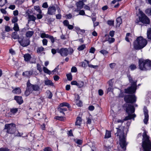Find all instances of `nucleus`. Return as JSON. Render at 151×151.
Wrapping results in <instances>:
<instances>
[{"instance_id": "9b49d317", "label": "nucleus", "mask_w": 151, "mask_h": 151, "mask_svg": "<svg viewBox=\"0 0 151 151\" xmlns=\"http://www.w3.org/2000/svg\"><path fill=\"white\" fill-rule=\"evenodd\" d=\"M56 8L55 6L52 5L49 6L47 9V14L50 15H53L55 14Z\"/></svg>"}, {"instance_id": "37998d69", "label": "nucleus", "mask_w": 151, "mask_h": 151, "mask_svg": "<svg viewBox=\"0 0 151 151\" xmlns=\"http://www.w3.org/2000/svg\"><path fill=\"white\" fill-rule=\"evenodd\" d=\"M18 20V18L17 17H13L12 19V23L15 24V23H16V22Z\"/></svg>"}, {"instance_id": "864d4df0", "label": "nucleus", "mask_w": 151, "mask_h": 151, "mask_svg": "<svg viewBox=\"0 0 151 151\" xmlns=\"http://www.w3.org/2000/svg\"><path fill=\"white\" fill-rule=\"evenodd\" d=\"M130 33H127L126 34V37L125 38V40L128 42H129V37L130 35Z\"/></svg>"}, {"instance_id": "c03bdc74", "label": "nucleus", "mask_w": 151, "mask_h": 151, "mask_svg": "<svg viewBox=\"0 0 151 151\" xmlns=\"http://www.w3.org/2000/svg\"><path fill=\"white\" fill-rule=\"evenodd\" d=\"M37 70H38L40 72H41L42 71V69L39 63H37Z\"/></svg>"}, {"instance_id": "49530a36", "label": "nucleus", "mask_w": 151, "mask_h": 151, "mask_svg": "<svg viewBox=\"0 0 151 151\" xmlns=\"http://www.w3.org/2000/svg\"><path fill=\"white\" fill-rule=\"evenodd\" d=\"M99 52L104 55L108 53L107 51L104 50H100Z\"/></svg>"}, {"instance_id": "9d476101", "label": "nucleus", "mask_w": 151, "mask_h": 151, "mask_svg": "<svg viewBox=\"0 0 151 151\" xmlns=\"http://www.w3.org/2000/svg\"><path fill=\"white\" fill-rule=\"evenodd\" d=\"M57 50V52L62 56H66L69 54L68 50L66 48H62Z\"/></svg>"}, {"instance_id": "423d86ee", "label": "nucleus", "mask_w": 151, "mask_h": 151, "mask_svg": "<svg viewBox=\"0 0 151 151\" xmlns=\"http://www.w3.org/2000/svg\"><path fill=\"white\" fill-rule=\"evenodd\" d=\"M128 77L129 82L131 83L132 84L130 87L125 89V93H133L135 92L136 90V81H134L130 75L128 76Z\"/></svg>"}, {"instance_id": "4d7b16f0", "label": "nucleus", "mask_w": 151, "mask_h": 151, "mask_svg": "<svg viewBox=\"0 0 151 151\" xmlns=\"http://www.w3.org/2000/svg\"><path fill=\"white\" fill-rule=\"evenodd\" d=\"M63 24L64 25L66 26H68V25L69 24V23L68 21L67 20H64L63 22Z\"/></svg>"}, {"instance_id": "3c124183", "label": "nucleus", "mask_w": 151, "mask_h": 151, "mask_svg": "<svg viewBox=\"0 0 151 151\" xmlns=\"http://www.w3.org/2000/svg\"><path fill=\"white\" fill-rule=\"evenodd\" d=\"M107 24L109 25H113L114 24V21L112 20H108L107 21Z\"/></svg>"}, {"instance_id": "6ab92c4d", "label": "nucleus", "mask_w": 151, "mask_h": 151, "mask_svg": "<svg viewBox=\"0 0 151 151\" xmlns=\"http://www.w3.org/2000/svg\"><path fill=\"white\" fill-rule=\"evenodd\" d=\"M32 74V72L31 71H26L22 73V75L23 76L29 77Z\"/></svg>"}, {"instance_id": "bb28decb", "label": "nucleus", "mask_w": 151, "mask_h": 151, "mask_svg": "<svg viewBox=\"0 0 151 151\" xmlns=\"http://www.w3.org/2000/svg\"><path fill=\"white\" fill-rule=\"evenodd\" d=\"M147 37L149 39H151V28H149L147 32Z\"/></svg>"}, {"instance_id": "338daca9", "label": "nucleus", "mask_w": 151, "mask_h": 151, "mask_svg": "<svg viewBox=\"0 0 151 151\" xmlns=\"http://www.w3.org/2000/svg\"><path fill=\"white\" fill-rule=\"evenodd\" d=\"M9 53L12 55H14L15 54V51L12 49L9 50Z\"/></svg>"}, {"instance_id": "09e8293b", "label": "nucleus", "mask_w": 151, "mask_h": 151, "mask_svg": "<svg viewBox=\"0 0 151 151\" xmlns=\"http://www.w3.org/2000/svg\"><path fill=\"white\" fill-rule=\"evenodd\" d=\"M48 38H49L51 42L52 43H53L55 42V38L53 37V36H51L49 35V37Z\"/></svg>"}, {"instance_id": "412c9836", "label": "nucleus", "mask_w": 151, "mask_h": 151, "mask_svg": "<svg viewBox=\"0 0 151 151\" xmlns=\"http://www.w3.org/2000/svg\"><path fill=\"white\" fill-rule=\"evenodd\" d=\"M44 83L45 85L47 86H52L53 85V83L52 81L48 80L46 78V79L45 80Z\"/></svg>"}, {"instance_id": "603ef678", "label": "nucleus", "mask_w": 151, "mask_h": 151, "mask_svg": "<svg viewBox=\"0 0 151 151\" xmlns=\"http://www.w3.org/2000/svg\"><path fill=\"white\" fill-rule=\"evenodd\" d=\"M47 39H44L42 40L43 45H47Z\"/></svg>"}, {"instance_id": "052dcab7", "label": "nucleus", "mask_w": 151, "mask_h": 151, "mask_svg": "<svg viewBox=\"0 0 151 151\" xmlns=\"http://www.w3.org/2000/svg\"><path fill=\"white\" fill-rule=\"evenodd\" d=\"M79 14L81 15H85V12L83 10H80L79 11Z\"/></svg>"}, {"instance_id": "6e6d98bb", "label": "nucleus", "mask_w": 151, "mask_h": 151, "mask_svg": "<svg viewBox=\"0 0 151 151\" xmlns=\"http://www.w3.org/2000/svg\"><path fill=\"white\" fill-rule=\"evenodd\" d=\"M55 119L57 120L60 121H63L64 120V117L63 116H57L55 117Z\"/></svg>"}, {"instance_id": "dca6fc26", "label": "nucleus", "mask_w": 151, "mask_h": 151, "mask_svg": "<svg viewBox=\"0 0 151 151\" xmlns=\"http://www.w3.org/2000/svg\"><path fill=\"white\" fill-rule=\"evenodd\" d=\"M76 105L78 107H81L82 105V103L81 101L80 100V97L78 96L75 101Z\"/></svg>"}, {"instance_id": "bf43d9fd", "label": "nucleus", "mask_w": 151, "mask_h": 151, "mask_svg": "<svg viewBox=\"0 0 151 151\" xmlns=\"http://www.w3.org/2000/svg\"><path fill=\"white\" fill-rule=\"evenodd\" d=\"M5 31L9 32L10 31V28L8 26H5Z\"/></svg>"}, {"instance_id": "7ed1b4c3", "label": "nucleus", "mask_w": 151, "mask_h": 151, "mask_svg": "<svg viewBox=\"0 0 151 151\" xmlns=\"http://www.w3.org/2000/svg\"><path fill=\"white\" fill-rule=\"evenodd\" d=\"M147 41L146 40L141 36L138 37L134 42V48L136 50H140L147 45Z\"/></svg>"}, {"instance_id": "4c0bfd02", "label": "nucleus", "mask_w": 151, "mask_h": 151, "mask_svg": "<svg viewBox=\"0 0 151 151\" xmlns=\"http://www.w3.org/2000/svg\"><path fill=\"white\" fill-rule=\"evenodd\" d=\"M86 47L85 45H83L79 46L77 48L78 50L80 51L83 50Z\"/></svg>"}, {"instance_id": "4468645a", "label": "nucleus", "mask_w": 151, "mask_h": 151, "mask_svg": "<svg viewBox=\"0 0 151 151\" xmlns=\"http://www.w3.org/2000/svg\"><path fill=\"white\" fill-rule=\"evenodd\" d=\"M85 5L84 2L81 1H79L76 3L77 7V9L75 10V12H78L80 9L83 8V6Z\"/></svg>"}, {"instance_id": "aec40b11", "label": "nucleus", "mask_w": 151, "mask_h": 151, "mask_svg": "<svg viewBox=\"0 0 151 151\" xmlns=\"http://www.w3.org/2000/svg\"><path fill=\"white\" fill-rule=\"evenodd\" d=\"M106 41H108L109 43L113 42L115 41V39L114 38L110 37L109 35H106Z\"/></svg>"}, {"instance_id": "e2e57ef3", "label": "nucleus", "mask_w": 151, "mask_h": 151, "mask_svg": "<svg viewBox=\"0 0 151 151\" xmlns=\"http://www.w3.org/2000/svg\"><path fill=\"white\" fill-rule=\"evenodd\" d=\"M47 94L48 95V98L49 99H51L52 97V95L51 92L49 91L47 92Z\"/></svg>"}, {"instance_id": "2eb2a0df", "label": "nucleus", "mask_w": 151, "mask_h": 151, "mask_svg": "<svg viewBox=\"0 0 151 151\" xmlns=\"http://www.w3.org/2000/svg\"><path fill=\"white\" fill-rule=\"evenodd\" d=\"M143 111L145 116V118L143 120V121L145 124H147L149 118L148 111L146 108H144V109Z\"/></svg>"}, {"instance_id": "a18cd8bd", "label": "nucleus", "mask_w": 151, "mask_h": 151, "mask_svg": "<svg viewBox=\"0 0 151 151\" xmlns=\"http://www.w3.org/2000/svg\"><path fill=\"white\" fill-rule=\"evenodd\" d=\"M11 112L13 114L16 113L18 111V109L17 108H13L11 109Z\"/></svg>"}, {"instance_id": "7c9ffc66", "label": "nucleus", "mask_w": 151, "mask_h": 151, "mask_svg": "<svg viewBox=\"0 0 151 151\" xmlns=\"http://www.w3.org/2000/svg\"><path fill=\"white\" fill-rule=\"evenodd\" d=\"M12 37L14 39H17L19 37V35H17V32H14L12 34Z\"/></svg>"}, {"instance_id": "4be33fe9", "label": "nucleus", "mask_w": 151, "mask_h": 151, "mask_svg": "<svg viewBox=\"0 0 151 151\" xmlns=\"http://www.w3.org/2000/svg\"><path fill=\"white\" fill-rule=\"evenodd\" d=\"M82 122L81 118L79 117H77L76 119V125L80 126Z\"/></svg>"}, {"instance_id": "680f3d73", "label": "nucleus", "mask_w": 151, "mask_h": 151, "mask_svg": "<svg viewBox=\"0 0 151 151\" xmlns=\"http://www.w3.org/2000/svg\"><path fill=\"white\" fill-rule=\"evenodd\" d=\"M77 71V68L75 67H72L71 69V71L72 72H76Z\"/></svg>"}, {"instance_id": "5701e85b", "label": "nucleus", "mask_w": 151, "mask_h": 151, "mask_svg": "<svg viewBox=\"0 0 151 151\" xmlns=\"http://www.w3.org/2000/svg\"><path fill=\"white\" fill-rule=\"evenodd\" d=\"M24 60L26 61H29L31 58V55L28 53L25 54L24 56Z\"/></svg>"}, {"instance_id": "ea45409f", "label": "nucleus", "mask_w": 151, "mask_h": 151, "mask_svg": "<svg viewBox=\"0 0 151 151\" xmlns=\"http://www.w3.org/2000/svg\"><path fill=\"white\" fill-rule=\"evenodd\" d=\"M145 12L148 15L151 16V8H148L146 9L145 10Z\"/></svg>"}, {"instance_id": "f704fd0d", "label": "nucleus", "mask_w": 151, "mask_h": 151, "mask_svg": "<svg viewBox=\"0 0 151 151\" xmlns=\"http://www.w3.org/2000/svg\"><path fill=\"white\" fill-rule=\"evenodd\" d=\"M13 29L16 31H18L19 30V28L17 23H15L14 24Z\"/></svg>"}, {"instance_id": "c756f323", "label": "nucleus", "mask_w": 151, "mask_h": 151, "mask_svg": "<svg viewBox=\"0 0 151 151\" xmlns=\"http://www.w3.org/2000/svg\"><path fill=\"white\" fill-rule=\"evenodd\" d=\"M111 137V133L110 131L108 130L106 131V134L104 138H108Z\"/></svg>"}, {"instance_id": "58836bf2", "label": "nucleus", "mask_w": 151, "mask_h": 151, "mask_svg": "<svg viewBox=\"0 0 151 151\" xmlns=\"http://www.w3.org/2000/svg\"><path fill=\"white\" fill-rule=\"evenodd\" d=\"M67 79L68 80L70 81L72 79V76L70 73L66 75Z\"/></svg>"}, {"instance_id": "c85d7f7f", "label": "nucleus", "mask_w": 151, "mask_h": 151, "mask_svg": "<svg viewBox=\"0 0 151 151\" xmlns=\"http://www.w3.org/2000/svg\"><path fill=\"white\" fill-rule=\"evenodd\" d=\"M34 34V32L32 31H29L27 32L26 34V36L27 37H31Z\"/></svg>"}, {"instance_id": "79ce46f5", "label": "nucleus", "mask_w": 151, "mask_h": 151, "mask_svg": "<svg viewBox=\"0 0 151 151\" xmlns=\"http://www.w3.org/2000/svg\"><path fill=\"white\" fill-rule=\"evenodd\" d=\"M78 84L77 86L80 88L83 87L84 85V83L82 81H79L78 82Z\"/></svg>"}, {"instance_id": "473e14b6", "label": "nucleus", "mask_w": 151, "mask_h": 151, "mask_svg": "<svg viewBox=\"0 0 151 151\" xmlns=\"http://www.w3.org/2000/svg\"><path fill=\"white\" fill-rule=\"evenodd\" d=\"M49 35L47 34H46L45 32H42L40 33V37L42 38H48Z\"/></svg>"}, {"instance_id": "5fc2aeb1", "label": "nucleus", "mask_w": 151, "mask_h": 151, "mask_svg": "<svg viewBox=\"0 0 151 151\" xmlns=\"http://www.w3.org/2000/svg\"><path fill=\"white\" fill-rule=\"evenodd\" d=\"M44 151H52V149L49 147H47L43 149Z\"/></svg>"}, {"instance_id": "20e7f679", "label": "nucleus", "mask_w": 151, "mask_h": 151, "mask_svg": "<svg viewBox=\"0 0 151 151\" xmlns=\"http://www.w3.org/2000/svg\"><path fill=\"white\" fill-rule=\"evenodd\" d=\"M139 66L141 70H150L151 69V60L149 59H140L139 60Z\"/></svg>"}, {"instance_id": "39448f33", "label": "nucleus", "mask_w": 151, "mask_h": 151, "mask_svg": "<svg viewBox=\"0 0 151 151\" xmlns=\"http://www.w3.org/2000/svg\"><path fill=\"white\" fill-rule=\"evenodd\" d=\"M143 141L142 146L144 151H151V142L145 132L143 134Z\"/></svg>"}, {"instance_id": "f8f14e48", "label": "nucleus", "mask_w": 151, "mask_h": 151, "mask_svg": "<svg viewBox=\"0 0 151 151\" xmlns=\"http://www.w3.org/2000/svg\"><path fill=\"white\" fill-rule=\"evenodd\" d=\"M18 41L20 45L23 47H26L30 44V41L29 39H24L22 40L19 39Z\"/></svg>"}, {"instance_id": "ddd939ff", "label": "nucleus", "mask_w": 151, "mask_h": 151, "mask_svg": "<svg viewBox=\"0 0 151 151\" xmlns=\"http://www.w3.org/2000/svg\"><path fill=\"white\" fill-rule=\"evenodd\" d=\"M27 83L32 91H38L40 90V87L39 86L36 85H33L32 84L30 83L29 80L28 81ZM32 92L33 93V92Z\"/></svg>"}, {"instance_id": "774afa93", "label": "nucleus", "mask_w": 151, "mask_h": 151, "mask_svg": "<svg viewBox=\"0 0 151 151\" xmlns=\"http://www.w3.org/2000/svg\"><path fill=\"white\" fill-rule=\"evenodd\" d=\"M9 150L7 148L4 147L0 148V151H8Z\"/></svg>"}, {"instance_id": "b1692460", "label": "nucleus", "mask_w": 151, "mask_h": 151, "mask_svg": "<svg viewBox=\"0 0 151 151\" xmlns=\"http://www.w3.org/2000/svg\"><path fill=\"white\" fill-rule=\"evenodd\" d=\"M28 21H35L36 19V18L33 15H31L29 14L28 15Z\"/></svg>"}, {"instance_id": "a211bd4d", "label": "nucleus", "mask_w": 151, "mask_h": 151, "mask_svg": "<svg viewBox=\"0 0 151 151\" xmlns=\"http://www.w3.org/2000/svg\"><path fill=\"white\" fill-rule=\"evenodd\" d=\"M14 99L16 100L17 103L19 104H21L23 102V100L22 96H15Z\"/></svg>"}, {"instance_id": "8fccbe9b", "label": "nucleus", "mask_w": 151, "mask_h": 151, "mask_svg": "<svg viewBox=\"0 0 151 151\" xmlns=\"http://www.w3.org/2000/svg\"><path fill=\"white\" fill-rule=\"evenodd\" d=\"M113 91V88L112 86V83L110 84V86L107 89V92H109L112 91Z\"/></svg>"}, {"instance_id": "cd10ccee", "label": "nucleus", "mask_w": 151, "mask_h": 151, "mask_svg": "<svg viewBox=\"0 0 151 151\" xmlns=\"http://www.w3.org/2000/svg\"><path fill=\"white\" fill-rule=\"evenodd\" d=\"M64 106H67L68 108L70 107V105L68 103L66 102H63L60 104L59 105V106L60 107H63Z\"/></svg>"}, {"instance_id": "e433bc0d", "label": "nucleus", "mask_w": 151, "mask_h": 151, "mask_svg": "<svg viewBox=\"0 0 151 151\" xmlns=\"http://www.w3.org/2000/svg\"><path fill=\"white\" fill-rule=\"evenodd\" d=\"M34 9L40 14L42 13V11L40 9V7L38 6H34Z\"/></svg>"}, {"instance_id": "13d9d810", "label": "nucleus", "mask_w": 151, "mask_h": 151, "mask_svg": "<svg viewBox=\"0 0 151 151\" xmlns=\"http://www.w3.org/2000/svg\"><path fill=\"white\" fill-rule=\"evenodd\" d=\"M95 50H96L93 47H91L90 49L89 52L90 53H94V52H95Z\"/></svg>"}, {"instance_id": "f257e3e1", "label": "nucleus", "mask_w": 151, "mask_h": 151, "mask_svg": "<svg viewBox=\"0 0 151 151\" xmlns=\"http://www.w3.org/2000/svg\"><path fill=\"white\" fill-rule=\"evenodd\" d=\"M124 106L126 107V112L128 114V116L125 117L123 120L119 119L115 121V122L122 123L124 121H126L131 119H132L133 120H134V118L136 117V115L134 113L135 111V109L133 106L127 104H125Z\"/></svg>"}, {"instance_id": "393cba45", "label": "nucleus", "mask_w": 151, "mask_h": 151, "mask_svg": "<svg viewBox=\"0 0 151 151\" xmlns=\"http://www.w3.org/2000/svg\"><path fill=\"white\" fill-rule=\"evenodd\" d=\"M12 91L13 93L17 94H19L21 93V89L19 88H16Z\"/></svg>"}, {"instance_id": "c9c22d12", "label": "nucleus", "mask_w": 151, "mask_h": 151, "mask_svg": "<svg viewBox=\"0 0 151 151\" xmlns=\"http://www.w3.org/2000/svg\"><path fill=\"white\" fill-rule=\"evenodd\" d=\"M44 47L41 46L37 48V52L38 53H41L42 52L44 51Z\"/></svg>"}, {"instance_id": "1a4fd4ad", "label": "nucleus", "mask_w": 151, "mask_h": 151, "mask_svg": "<svg viewBox=\"0 0 151 151\" xmlns=\"http://www.w3.org/2000/svg\"><path fill=\"white\" fill-rule=\"evenodd\" d=\"M125 101L127 103H133L135 102L136 98L134 95H127L124 98Z\"/></svg>"}, {"instance_id": "72a5a7b5", "label": "nucleus", "mask_w": 151, "mask_h": 151, "mask_svg": "<svg viewBox=\"0 0 151 151\" xmlns=\"http://www.w3.org/2000/svg\"><path fill=\"white\" fill-rule=\"evenodd\" d=\"M43 70L45 73H47L48 74L50 75L51 73V71L45 67H44L43 68Z\"/></svg>"}, {"instance_id": "f3484780", "label": "nucleus", "mask_w": 151, "mask_h": 151, "mask_svg": "<svg viewBox=\"0 0 151 151\" xmlns=\"http://www.w3.org/2000/svg\"><path fill=\"white\" fill-rule=\"evenodd\" d=\"M27 88L26 91L25 92V95L26 96H28L30 93H32V90L29 87V84H28L27 83Z\"/></svg>"}, {"instance_id": "0eeeda50", "label": "nucleus", "mask_w": 151, "mask_h": 151, "mask_svg": "<svg viewBox=\"0 0 151 151\" xmlns=\"http://www.w3.org/2000/svg\"><path fill=\"white\" fill-rule=\"evenodd\" d=\"M139 12L140 16L139 17V19H137L136 22L138 23L139 22H141L143 24H149L150 21L148 17L142 11L139 10Z\"/></svg>"}, {"instance_id": "2f4dec72", "label": "nucleus", "mask_w": 151, "mask_h": 151, "mask_svg": "<svg viewBox=\"0 0 151 151\" xmlns=\"http://www.w3.org/2000/svg\"><path fill=\"white\" fill-rule=\"evenodd\" d=\"M58 69L59 66H58L52 71L51 73L53 75L56 74L58 73Z\"/></svg>"}, {"instance_id": "a19ab883", "label": "nucleus", "mask_w": 151, "mask_h": 151, "mask_svg": "<svg viewBox=\"0 0 151 151\" xmlns=\"http://www.w3.org/2000/svg\"><path fill=\"white\" fill-rule=\"evenodd\" d=\"M91 118L92 116L91 115L89 116L87 118V124H91Z\"/></svg>"}, {"instance_id": "0e129e2a", "label": "nucleus", "mask_w": 151, "mask_h": 151, "mask_svg": "<svg viewBox=\"0 0 151 151\" xmlns=\"http://www.w3.org/2000/svg\"><path fill=\"white\" fill-rule=\"evenodd\" d=\"M42 7L45 8H47L48 7L47 3V2L44 3L42 5Z\"/></svg>"}, {"instance_id": "a878e982", "label": "nucleus", "mask_w": 151, "mask_h": 151, "mask_svg": "<svg viewBox=\"0 0 151 151\" xmlns=\"http://www.w3.org/2000/svg\"><path fill=\"white\" fill-rule=\"evenodd\" d=\"M116 22L117 26H119L122 22L121 18L120 17H118L116 19Z\"/></svg>"}, {"instance_id": "de8ad7c7", "label": "nucleus", "mask_w": 151, "mask_h": 151, "mask_svg": "<svg viewBox=\"0 0 151 151\" xmlns=\"http://www.w3.org/2000/svg\"><path fill=\"white\" fill-rule=\"evenodd\" d=\"M129 68L131 70H133L136 68V67L135 65L132 64L129 66Z\"/></svg>"}, {"instance_id": "6e6552de", "label": "nucleus", "mask_w": 151, "mask_h": 151, "mask_svg": "<svg viewBox=\"0 0 151 151\" xmlns=\"http://www.w3.org/2000/svg\"><path fill=\"white\" fill-rule=\"evenodd\" d=\"M5 129H7V133L14 134L15 130V125L13 123L6 124L5 125Z\"/></svg>"}, {"instance_id": "69168bd1", "label": "nucleus", "mask_w": 151, "mask_h": 151, "mask_svg": "<svg viewBox=\"0 0 151 151\" xmlns=\"http://www.w3.org/2000/svg\"><path fill=\"white\" fill-rule=\"evenodd\" d=\"M9 9L14 10L15 8V6L14 5H10L8 7Z\"/></svg>"}, {"instance_id": "f03ea898", "label": "nucleus", "mask_w": 151, "mask_h": 151, "mask_svg": "<svg viewBox=\"0 0 151 151\" xmlns=\"http://www.w3.org/2000/svg\"><path fill=\"white\" fill-rule=\"evenodd\" d=\"M116 128L117 129V132L115 134V135L119 137V144L122 148L124 149V150H125L127 143L126 142L124 131L121 130L118 128Z\"/></svg>"}]
</instances>
